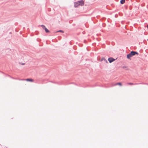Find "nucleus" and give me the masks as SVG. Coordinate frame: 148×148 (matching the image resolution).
I'll return each instance as SVG.
<instances>
[{"mask_svg": "<svg viewBox=\"0 0 148 148\" xmlns=\"http://www.w3.org/2000/svg\"><path fill=\"white\" fill-rule=\"evenodd\" d=\"M108 61L110 63H111L115 60V59H114L112 58H110L108 59Z\"/></svg>", "mask_w": 148, "mask_h": 148, "instance_id": "1", "label": "nucleus"}, {"mask_svg": "<svg viewBox=\"0 0 148 148\" xmlns=\"http://www.w3.org/2000/svg\"><path fill=\"white\" fill-rule=\"evenodd\" d=\"M78 2L79 5H83L84 4V1L82 0L79 1Z\"/></svg>", "mask_w": 148, "mask_h": 148, "instance_id": "2", "label": "nucleus"}, {"mask_svg": "<svg viewBox=\"0 0 148 148\" xmlns=\"http://www.w3.org/2000/svg\"><path fill=\"white\" fill-rule=\"evenodd\" d=\"M130 53H131V54L132 56H134L136 54H138V53H137L136 52H135V51H132L130 52Z\"/></svg>", "mask_w": 148, "mask_h": 148, "instance_id": "3", "label": "nucleus"}, {"mask_svg": "<svg viewBox=\"0 0 148 148\" xmlns=\"http://www.w3.org/2000/svg\"><path fill=\"white\" fill-rule=\"evenodd\" d=\"M132 56L131 55V53H130L127 55V58L130 59L131 57Z\"/></svg>", "mask_w": 148, "mask_h": 148, "instance_id": "4", "label": "nucleus"}, {"mask_svg": "<svg viewBox=\"0 0 148 148\" xmlns=\"http://www.w3.org/2000/svg\"><path fill=\"white\" fill-rule=\"evenodd\" d=\"M25 80L27 81H29L31 82H33L34 81V80L33 79H25Z\"/></svg>", "mask_w": 148, "mask_h": 148, "instance_id": "5", "label": "nucleus"}, {"mask_svg": "<svg viewBox=\"0 0 148 148\" xmlns=\"http://www.w3.org/2000/svg\"><path fill=\"white\" fill-rule=\"evenodd\" d=\"M79 5V4L78 2H75L74 3V6L75 7H77L78 5Z\"/></svg>", "mask_w": 148, "mask_h": 148, "instance_id": "6", "label": "nucleus"}, {"mask_svg": "<svg viewBox=\"0 0 148 148\" xmlns=\"http://www.w3.org/2000/svg\"><path fill=\"white\" fill-rule=\"evenodd\" d=\"M44 29L46 33H49V31L46 28H45V29Z\"/></svg>", "mask_w": 148, "mask_h": 148, "instance_id": "7", "label": "nucleus"}, {"mask_svg": "<svg viewBox=\"0 0 148 148\" xmlns=\"http://www.w3.org/2000/svg\"><path fill=\"white\" fill-rule=\"evenodd\" d=\"M125 1V0H121L120 1V3L121 4H123Z\"/></svg>", "mask_w": 148, "mask_h": 148, "instance_id": "8", "label": "nucleus"}, {"mask_svg": "<svg viewBox=\"0 0 148 148\" xmlns=\"http://www.w3.org/2000/svg\"><path fill=\"white\" fill-rule=\"evenodd\" d=\"M115 85H119L120 86H122V84L121 83H120V82H119V83H116Z\"/></svg>", "mask_w": 148, "mask_h": 148, "instance_id": "9", "label": "nucleus"}, {"mask_svg": "<svg viewBox=\"0 0 148 148\" xmlns=\"http://www.w3.org/2000/svg\"><path fill=\"white\" fill-rule=\"evenodd\" d=\"M41 27H42V28L44 29H45V28H46V27H45V26H44V25H41Z\"/></svg>", "mask_w": 148, "mask_h": 148, "instance_id": "10", "label": "nucleus"}, {"mask_svg": "<svg viewBox=\"0 0 148 148\" xmlns=\"http://www.w3.org/2000/svg\"><path fill=\"white\" fill-rule=\"evenodd\" d=\"M127 84L128 85H133L134 84L133 83H127Z\"/></svg>", "mask_w": 148, "mask_h": 148, "instance_id": "11", "label": "nucleus"}, {"mask_svg": "<svg viewBox=\"0 0 148 148\" xmlns=\"http://www.w3.org/2000/svg\"><path fill=\"white\" fill-rule=\"evenodd\" d=\"M57 32H62V33H63L64 32L62 31V30H59Z\"/></svg>", "mask_w": 148, "mask_h": 148, "instance_id": "12", "label": "nucleus"}, {"mask_svg": "<svg viewBox=\"0 0 148 148\" xmlns=\"http://www.w3.org/2000/svg\"><path fill=\"white\" fill-rule=\"evenodd\" d=\"M21 64L22 65H24L25 64L24 63H21Z\"/></svg>", "mask_w": 148, "mask_h": 148, "instance_id": "13", "label": "nucleus"}, {"mask_svg": "<svg viewBox=\"0 0 148 148\" xmlns=\"http://www.w3.org/2000/svg\"><path fill=\"white\" fill-rule=\"evenodd\" d=\"M103 59H104V60H105V59H104V58L102 59V60H103Z\"/></svg>", "mask_w": 148, "mask_h": 148, "instance_id": "14", "label": "nucleus"}, {"mask_svg": "<svg viewBox=\"0 0 148 148\" xmlns=\"http://www.w3.org/2000/svg\"><path fill=\"white\" fill-rule=\"evenodd\" d=\"M147 28H148V25H147Z\"/></svg>", "mask_w": 148, "mask_h": 148, "instance_id": "15", "label": "nucleus"}]
</instances>
